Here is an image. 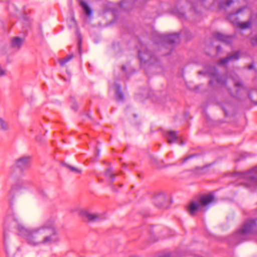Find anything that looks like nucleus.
Listing matches in <instances>:
<instances>
[{
  "label": "nucleus",
  "instance_id": "nucleus-1",
  "mask_svg": "<svg viewBox=\"0 0 257 257\" xmlns=\"http://www.w3.org/2000/svg\"><path fill=\"white\" fill-rule=\"evenodd\" d=\"M18 230L19 235L24 236L31 245H50L56 244L60 241L58 232L51 220H47L31 229L25 228L23 224L19 223Z\"/></svg>",
  "mask_w": 257,
  "mask_h": 257
},
{
  "label": "nucleus",
  "instance_id": "nucleus-27",
  "mask_svg": "<svg viewBox=\"0 0 257 257\" xmlns=\"http://www.w3.org/2000/svg\"><path fill=\"white\" fill-rule=\"evenodd\" d=\"M250 43L252 46H257V34L251 38Z\"/></svg>",
  "mask_w": 257,
  "mask_h": 257
},
{
  "label": "nucleus",
  "instance_id": "nucleus-39",
  "mask_svg": "<svg viewBox=\"0 0 257 257\" xmlns=\"http://www.w3.org/2000/svg\"><path fill=\"white\" fill-rule=\"evenodd\" d=\"M122 70L123 71H125V66H122Z\"/></svg>",
  "mask_w": 257,
  "mask_h": 257
},
{
  "label": "nucleus",
  "instance_id": "nucleus-22",
  "mask_svg": "<svg viewBox=\"0 0 257 257\" xmlns=\"http://www.w3.org/2000/svg\"><path fill=\"white\" fill-rule=\"evenodd\" d=\"M0 128L3 131H7L9 128V122L1 117H0Z\"/></svg>",
  "mask_w": 257,
  "mask_h": 257
},
{
  "label": "nucleus",
  "instance_id": "nucleus-5",
  "mask_svg": "<svg viewBox=\"0 0 257 257\" xmlns=\"http://www.w3.org/2000/svg\"><path fill=\"white\" fill-rule=\"evenodd\" d=\"M256 225L255 220L253 219L247 220L243 224L242 227L235 233L234 237L239 241L246 239L247 234L253 230Z\"/></svg>",
  "mask_w": 257,
  "mask_h": 257
},
{
  "label": "nucleus",
  "instance_id": "nucleus-44",
  "mask_svg": "<svg viewBox=\"0 0 257 257\" xmlns=\"http://www.w3.org/2000/svg\"><path fill=\"white\" fill-rule=\"evenodd\" d=\"M10 203L11 204H12V202H11V201L10 200Z\"/></svg>",
  "mask_w": 257,
  "mask_h": 257
},
{
  "label": "nucleus",
  "instance_id": "nucleus-17",
  "mask_svg": "<svg viewBox=\"0 0 257 257\" xmlns=\"http://www.w3.org/2000/svg\"><path fill=\"white\" fill-rule=\"evenodd\" d=\"M166 200V196L163 193H160L156 195L154 200V203L158 207L162 206Z\"/></svg>",
  "mask_w": 257,
  "mask_h": 257
},
{
  "label": "nucleus",
  "instance_id": "nucleus-23",
  "mask_svg": "<svg viewBox=\"0 0 257 257\" xmlns=\"http://www.w3.org/2000/svg\"><path fill=\"white\" fill-rule=\"evenodd\" d=\"M105 176L110 178V182L112 183L115 179V175L112 172L111 168H108L105 173Z\"/></svg>",
  "mask_w": 257,
  "mask_h": 257
},
{
  "label": "nucleus",
  "instance_id": "nucleus-26",
  "mask_svg": "<svg viewBox=\"0 0 257 257\" xmlns=\"http://www.w3.org/2000/svg\"><path fill=\"white\" fill-rule=\"evenodd\" d=\"M68 167L70 169V170L72 172H73L75 173L80 174L81 173V170L78 168H77L71 166H68Z\"/></svg>",
  "mask_w": 257,
  "mask_h": 257
},
{
  "label": "nucleus",
  "instance_id": "nucleus-14",
  "mask_svg": "<svg viewBox=\"0 0 257 257\" xmlns=\"http://www.w3.org/2000/svg\"><path fill=\"white\" fill-rule=\"evenodd\" d=\"M24 42V39L18 37L13 38L11 41V46L15 50H19Z\"/></svg>",
  "mask_w": 257,
  "mask_h": 257
},
{
  "label": "nucleus",
  "instance_id": "nucleus-16",
  "mask_svg": "<svg viewBox=\"0 0 257 257\" xmlns=\"http://www.w3.org/2000/svg\"><path fill=\"white\" fill-rule=\"evenodd\" d=\"M200 207V203L195 201H191L188 207V211L191 215H194L195 213L199 209Z\"/></svg>",
  "mask_w": 257,
  "mask_h": 257
},
{
  "label": "nucleus",
  "instance_id": "nucleus-7",
  "mask_svg": "<svg viewBox=\"0 0 257 257\" xmlns=\"http://www.w3.org/2000/svg\"><path fill=\"white\" fill-rule=\"evenodd\" d=\"M246 9V6L240 8L235 13L229 14L228 16V19L231 21L232 24L238 25L241 28L244 29L250 28L251 26V19L244 22H240L237 19L234 20H233V18L235 17L236 15L241 13Z\"/></svg>",
  "mask_w": 257,
  "mask_h": 257
},
{
  "label": "nucleus",
  "instance_id": "nucleus-11",
  "mask_svg": "<svg viewBox=\"0 0 257 257\" xmlns=\"http://www.w3.org/2000/svg\"><path fill=\"white\" fill-rule=\"evenodd\" d=\"M240 55V53L239 51H236L232 53H229L226 57L222 58L219 60V64L220 65H224L227 64L229 62L237 60Z\"/></svg>",
  "mask_w": 257,
  "mask_h": 257
},
{
  "label": "nucleus",
  "instance_id": "nucleus-35",
  "mask_svg": "<svg viewBox=\"0 0 257 257\" xmlns=\"http://www.w3.org/2000/svg\"><path fill=\"white\" fill-rule=\"evenodd\" d=\"M179 143V145H184V143L183 141H182V140L180 141Z\"/></svg>",
  "mask_w": 257,
  "mask_h": 257
},
{
  "label": "nucleus",
  "instance_id": "nucleus-28",
  "mask_svg": "<svg viewBox=\"0 0 257 257\" xmlns=\"http://www.w3.org/2000/svg\"><path fill=\"white\" fill-rule=\"evenodd\" d=\"M175 14L179 17V18L181 19H183L185 18V14L184 12L181 11L180 10H176L175 12Z\"/></svg>",
  "mask_w": 257,
  "mask_h": 257
},
{
  "label": "nucleus",
  "instance_id": "nucleus-18",
  "mask_svg": "<svg viewBox=\"0 0 257 257\" xmlns=\"http://www.w3.org/2000/svg\"><path fill=\"white\" fill-rule=\"evenodd\" d=\"M233 0H214V2L216 3L220 9H226L231 4Z\"/></svg>",
  "mask_w": 257,
  "mask_h": 257
},
{
  "label": "nucleus",
  "instance_id": "nucleus-24",
  "mask_svg": "<svg viewBox=\"0 0 257 257\" xmlns=\"http://www.w3.org/2000/svg\"><path fill=\"white\" fill-rule=\"evenodd\" d=\"M73 57V54H70L66 57L63 58L60 61V64L61 66H64L66 63L71 60Z\"/></svg>",
  "mask_w": 257,
  "mask_h": 257
},
{
  "label": "nucleus",
  "instance_id": "nucleus-2",
  "mask_svg": "<svg viewBox=\"0 0 257 257\" xmlns=\"http://www.w3.org/2000/svg\"><path fill=\"white\" fill-rule=\"evenodd\" d=\"M31 160V157L29 156H23L17 159L10 168L11 177L17 179L22 176L24 171L30 168Z\"/></svg>",
  "mask_w": 257,
  "mask_h": 257
},
{
  "label": "nucleus",
  "instance_id": "nucleus-33",
  "mask_svg": "<svg viewBox=\"0 0 257 257\" xmlns=\"http://www.w3.org/2000/svg\"><path fill=\"white\" fill-rule=\"evenodd\" d=\"M96 156H98V157L99 156L100 150L99 149H98L97 148H96Z\"/></svg>",
  "mask_w": 257,
  "mask_h": 257
},
{
  "label": "nucleus",
  "instance_id": "nucleus-43",
  "mask_svg": "<svg viewBox=\"0 0 257 257\" xmlns=\"http://www.w3.org/2000/svg\"><path fill=\"white\" fill-rule=\"evenodd\" d=\"M225 113L226 114V110L223 108Z\"/></svg>",
  "mask_w": 257,
  "mask_h": 257
},
{
  "label": "nucleus",
  "instance_id": "nucleus-40",
  "mask_svg": "<svg viewBox=\"0 0 257 257\" xmlns=\"http://www.w3.org/2000/svg\"><path fill=\"white\" fill-rule=\"evenodd\" d=\"M13 187L14 189H17V187L16 186V185H14Z\"/></svg>",
  "mask_w": 257,
  "mask_h": 257
},
{
  "label": "nucleus",
  "instance_id": "nucleus-41",
  "mask_svg": "<svg viewBox=\"0 0 257 257\" xmlns=\"http://www.w3.org/2000/svg\"><path fill=\"white\" fill-rule=\"evenodd\" d=\"M42 193L43 195H45V193L43 191H42Z\"/></svg>",
  "mask_w": 257,
  "mask_h": 257
},
{
  "label": "nucleus",
  "instance_id": "nucleus-3",
  "mask_svg": "<svg viewBox=\"0 0 257 257\" xmlns=\"http://www.w3.org/2000/svg\"><path fill=\"white\" fill-rule=\"evenodd\" d=\"M199 74H206L209 76L211 79L209 81V85L211 86H215V82L220 87H226V79L218 74V71L216 67L213 66H206L204 71H199Z\"/></svg>",
  "mask_w": 257,
  "mask_h": 257
},
{
  "label": "nucleus",
  "instance_id": "nucleus-32",
  "mask_svg": "<svg viewBox=\"0 0 257 257\" xmlns=\"http://www.w3.org/2000/svg\"><path fill=\"white\" fill-rule=\"evenodd\" d=\"M248 97L249 98V99H250V100H251L252 102H254V103H256V104H257V102H256L255 100H254L253 99V98H252V97H251V94H250V93H248Z\"/></svg>",
  "mask_w": 257,
  "mask_h": 257
},
{
  "label": "nucleus",
  "instance_id": "nucleus-12",
  "mask_svg": "<svg viewBox=\"0 0 257 257\" xmlns=\"http://www.w3.org/2000/svg\"><path fill=\"white\" fill-rule=\"evenodd\" d=\"M206 0H187L188 4L190 5L191 8L193 10L195 13H198L197 8L201 7L204 5V7L209 8V7L205 5Z\"/></svg>",
  "mask_w": 257,
  "mask_h": 257
},
{
  "label": "nucleus",
  "instance_id": "nucleus-8",
  "mask_svg": "<svg viewBox=\"0 0 257 257\" xmlns=\"http://www.w3.org/2000/svg\"><path fill=\"white\" fill-rule=\"evenodd\" d=\"M231 77L234 82V86L236 88V93L233 94L230 91V89L228 88H227V90L231 96L238 97L240 94L245 91V87L242 81L240 79L237 74L235 73L232 74Z\"/></svg>",
  "mask_w": 257,
  "mask_h": 257
},
{
  "label": "nucleus",
  "instance_id": "nucleus-25",
  "mask_svg": "<svg viewBox=\"0 0 257 257\" xmlns=\"http://www.w3.org/2000/svg\"><path fill=\"white\" fill-rule=\"evenodd\" d=\"M69 26L70 28L76 27V22L73 17H72L69 21Z\"/></svg>",
  "mask_w": 257,
  "mask_h": 257
},
{
  "label": "nucleus",
  "instance_id": "nucleus-37",
  "mask_svg": "<svg viewBox=\"0 0 257 257\" xmlns=\"http://www.w3.org/2000/svg\"><path fill=\"white\" fill-rule=\"evenodd\" d=\"M220 49H221V47H220V46H218L217 47V51H219Z\"/></svg>",
  "mask_w": 257,
  "mask_h": 257
},
{
  "label": "nucleus",
  "instance_id": "nucleus-38",
  "mask_svg": "<svg viewBox=\"0 0 257 257\" xmlns=\"http://www.w3.org/2000/svg\"><path fill=\"white\" fill-rule=\"evenodd\" d=\"M252 67H253V65H252V64L249 65L248 66L249 69H251V68H252Z\"/></svg>",
  "mask_w": 257,
  "mask_h": 257
},
{
  "label": "nucleus",
  "instance_id": "nucleus-13",
  "mask_svg": "<svg viewBox=\"0 0 257 257\" xmlns=\"http://www.w3.org/2000/svg\"><path fill=\"white\" fill-rule=\"evenodd\" d=\"M214 38L217 40L229 44L232 41V38L230 36L225 35L219 32H215L213 34Z\"/></svg>",
  "mask_w": 257,
  "mask_h": 257
},
{
  "label": "nucleus",
  "instance_id": "nucleus-20",
  "mask_svg": "<svg viewBox=\"0 0 257 257\" xmlns=\"http://www.w3.org/2000/svg\"><path fill=\"white\" fill-rule=\"evenodd\" d=\"M80 5L82 7L85 14L90 16L92 15V12L91 9L89 7L87 4L83 0H78Z\"/></svg>",
  "mask_w": 257,
  "mask_h": 257
},
{
  "label": "nucleus",
  "instance_id": "nucleus-34",
  "mask_svg": "<svg viewBox=\"0 0 257 257\" xmlns=\"http://www.w3.org/2000/svg\"><path fill=\"white\" fill-rule=\"evenodd\" d=\"M193 156H192V155H191V156H188V157H187L185 158L184 159V161H185H185H187V160H189L190 158H192Z\"/></svg>",
  "mask_w": 257,
  "mask_h": 257
},
{
  "label": "nucleus",
  "instance_id": "nucleus-31",
  "mask_svg": "<svg viewBox=\"0 0 257 257\" xmlns=\"http://www.w3.org/2000/svg\"><path fill=\"white\" fill-rule=\"evenodd\" d=\"M7 237H8L7 233L6 232V231L5 230L4 233V243H5V245H6V241Z\"/></svg>",
  "mask_w": 257,
  "mask_h": 257
},
{
  "label": "nucleus",
  "instance_id": "nucleus-21",
  "mask_svg": "<svg viewBox=\"0 0 257 257\" xmlns=\"http://www.w3.org/2000/svg\"><path fill=\"white\" fill-rule=\"evenodd\" d=\"M116 88L115 95L117 99L122 100L124 98L123 94L121 91V86L118 84H115Z\"/></svg>",
  "mask_w": 257,
  "mask_h": 257
},
{
  "label": "nucleus",
  "instance_id": "nucleus-4",
  "mask_svg": "<svg viewBox=\"0 0 257 257\" xmlns=\"http://www.w3.org/2000/svg\"><path fill=\"white\" fill-rule=\"evenodd\" d=\"M188 32L185 31H182L180 33H175L172 34H161L159 33H156L155 35L156 37H158L159 40L157 38H154L156 43H160L162 42H167L168 43H178L180 41V36L185 35L186 38L188 39Z\"/></svg>",
  "mask_w": 257,
  "mask_h": 257
},
{
  "label": "nucleus",
  "instance_id": "nucleus-29",
  "mask_svg": "<svg viewBox=\"0 0 257 257\" xmlns=\"http://www.w3.org/2000/svg\"><path fill=\"white\" fill-rule=\"evenodd\" d=\"M72 109L76 110L77 108V105L75 103L74 100H72V104L71 105Z\"/></svg>",
  "mask_w": 257,
  "mask_h": 257
},
{
  "label": "nucleus",
  "instance_id": "nucleus-19",
  "mask_svg": "<svg viewBox=\"0 0 257 257\" xmlns=\"http://www.w3.org/2000/svg\"><path fill=\"white\" fill-rule=\"evenodd\" d=\"M214 200V196L212 194H208L202 196L200 198V205L204 206L208 205L209 203L212 202Z\"/></svg>",
  "mask_w": 257,
  "mask_h": 257
},
{
  "label": "nucleus",
  "instance_id": "nucleus-6",
  "mask_svg": "<svg viewBox=\"0 0 257 257\" xmlns=\"http://www.w3.org/2000/svg\"><path fill=\"white\" fill-rule=\"evenodd\" d=\"M139 57L141 64L148 63L152 64L154 63L157 59L152 52L148 50L145 47H143L138 52Z\"/></svg>",
  "mask_w": 257,
  "mask_h": 257
},
{
  "label": "nucleus",
  "instance_id": "nucleus-10",
  "mask_svg": "<svg viewBox=\"0 0 257 257\" xmlns=\"http://www.w3.org/2000/svg\"><path fill=\"white\" fill-rule=\"evenodd\" d=\"M242 177L248 180L250 185H257V168H254L248 172L243 173Z\"/></svg>",
  "mask_w": 257,
  "mask_h": 257
},
{
  "label": "nucleus",
  "instance_id": "nucleus-9",
  "mask_svg": "<svg viewBox=\"0 0 257 257\" xmlns=\"http://www.w3.org/2000/svg\"><path fill=\"white\" fill-rule=\"evenodd\" d=\"M81 215L88 221L92 222L103 220L105 218L104 214L92 213L86 210L82 211Z\"/></svg>",
  "mask_w": 257,
  "mask_h": 257
},
{
  "label": "nucleus",
  "instance_id": "nucleus-36",
  "mask_svg": "<svg viewBox=\"0 0 257 257\" xmlns=\"http://www.w3.org/2000/svg\"><path fill=\"white\" fill-rule=\"evenodd\" d=\"M12 217L13 218V219H14V220L18 221L17 218H15V217L14 215H13V216Z\"/></svg>",
  "mask_w": 257,
  "mask_h": 257
},
{
  "label": "nucleus",
  "instance_id": "nucleus-42",
  "mask_svg": "<svg viewBox=\"0 0 257 257\" xmlns=\"http://www.w3.org/2000/svg\"><path fill=\"white\" fill-rule=\"evenodd\" d=\"M120 7H122V2H120Z\"/></svg>",
  "mask_w": 257,
  "mask_h": 257
},
{
  "label": "nucleus",
  "instance_id": "nucleus-15",
  "mask_svg": "<svg viewBox=\"0 0 257 257\" xmlns=\"http://www.w3.org/2000/svg\"><path fill=\"white\" fill-rule=\"evenodd\" d=\"M169 144H172L177 141L178 139V132L176 131H169L167 132L165 136Z\"/></svg>",
  "mask_w": 257,
  "mask_h": 257
},
{
  "label": "nucleus",
  "instance_id": "nucleus-30",
  "mask_svg": "<svg viewBox=\"0 0 257 257\" xmlns=\"http://www.w3.org/2000/svg\"><path fill=\"white\" fill-rule=\"evenodd\" d=\"M76 31H77V33L78 34V39H79V41H78V48H79V51H80V45H81V38L80 37V34H78V31L77 30V29L76 28Z\"/></svg>",
  "mask_w": 257,
  "mask_h": 257
}]
</instances>
